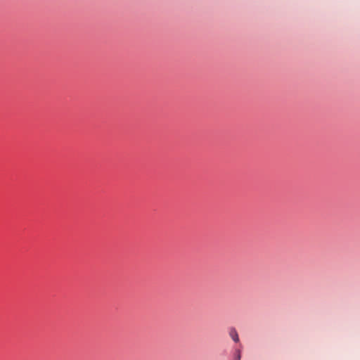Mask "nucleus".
<instances>
[{
    "mask_svg": "<svg viewBox=\"0 0 360 360\" xmlns=\"http://www.w3.org/2000/svg\"><path fill=\"white\" fill-rule=\"evenodd\" d=\"M229 333L230 337L234 342H239L238 334V332L236 330V328H230Z\"/></svg>",
    "mask_w": 360,
    "mask_h": 360,
    "instance_id": "obj_1",
    "label": "nucleus"
},
{
    "mask_svg": "<svg viewBox=\"0 0 360 360\" xmlns=\"http://www.w3.org/2000/svg\"><path fill=\"white\" fill-rule=\"evenodd\" d=\"M241 352L240 349H236V354H235V358H234V360H240V358H241V354H240Z\"/></svg>",
    "mask_w": 360,
    "mask_h": 360,
    "instance_id": "obj_2",
    "label": "nucleus"
}]
</instances>
